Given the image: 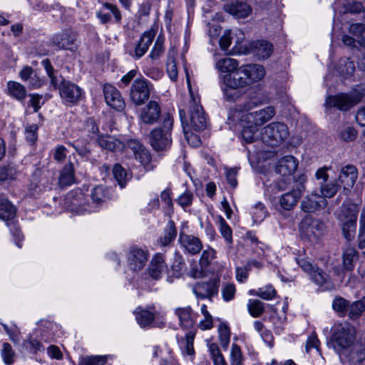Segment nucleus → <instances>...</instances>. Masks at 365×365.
<instances>
[{"mask_svg": "<svg viewBox=\"0 0 365 365\" xmlns=\"http://www.w3.org/2000/svg\"><path fill=\"white\" fill-rule=\"evenodd\" d=\"M215 68L221 73L220 86L224 98L229 102L240 100L245 93L242 88L262 80L265 75L264 67L259 64H246L239 66L237 60L222 58L215 63Z\"/></svg>", "mask_w": 365, "mask_h": 365, "instance_id": "nucleus-1", "label": "nucleus"}, {"mask_svg": "<svg viewBox=\"0 0 365 365\" xmlns=\"http://www.w3.org/2000/svg\"><path fill=\"white\" fill-rule=\"evenodd\" d=\"M71 205L78 213L95 212L107 197V190L102 185L96 186L90 195H86L80 189L69 194Z\"/></svg>", "mask_w": 365, "mask_h": 365, "instance_id": "nucleus-2", "label": "nucleus"}, {"mask_svg": "<svg viewBox=\"0 0 365 365\" xmlns=\"http://www.w3.org/2000/svg\"><path fill=\"white\" fill-rule=\"evenodd\" d=\"M173 118L170 113L163 116L160 127L154 128L150 135V145L155 150H165L172 143L171 130L173 127Z\"/></svg>", "mask_w": 365, "mask_h": 365, "instance_id": "nucleus-3", "label": "nucleus"}, {"mask_svg": "<svg viewBox=\"0 0 365 365\" xmlns=\"http://www.w3.org/2000/svg\"><path fill=\"white\" fill-rule=\"evenodd\" d=\"M262 142L271 147H277L284 142L289 135L287 125L281 122H272L261 130Z\"/></svg>", "mask_w": 365, "mask_h": 365, "instance_id": "nucleus-4", "label": "nucleus"}, {"mask_svg": "<svg viewBox=\"0 0 365 365\" xmlns=\"http://www.w3.org/2000/svg\"><path fill=\"white\" fill-rule=\"evenodd\" d=\"M297 264L304 272L307 273L311 280L316 284L324 287V289H331L334 285L329 281V275L317 266L314 265L307 258H297Z\"/></svg>", "mask_w": 365, "mask_h": 365, "instance_id": "nucleus-5", "label": "nucleus"}, {"mask_svg": "<svg viewBox=\"0 0 365 365\" xmlns=\"http://www.w3.org/2000/svg\"><path fill=\"white\" fill-rule=\"evenodd\" d=\"M299 230L302 239L316 242L323 235L325 225L320 220L306 217L300 223Z\"/></svg>", "mask_w": 365, "mask_h": 365, "instance_id": "nucleus-6", "label": "nucleus"}, {"mask_svg": "<svg viewBox=\"0 0 365 365\" xmlns=\"http://www.w3.org/2000/svg\"><path fill=\"white\" fill-rule=\"evenodd\" d=\"M357 203L344 206V237L348 241L355 238L356 232V220L359 212Z\"/></svg>", "mask_w": 365, "mask_h": 365, "instance_id": "nucleus-7", "label": "nucleus"}, {"mask_svg": "<svg viewBox=\"0 0 365 365\" xmlns=\"http://www.w3.org/2000/svg\"><path fill=\"white\" fill-rule=\"evenodd\" d=\"M153 90V85L145 78H136L134 80L130 91V97L133 103L137 106L142 105L147 101Z\"/></svg>", "mask_w": 365, "mask_h": 365, "instance_id": "nucleus-8", "label": "nucleus"}, {"mask_svg": "<svg viewBox=\"0 0 365 365\" xmlns=\"http://www.w3.org/2000/svg\"><path fill=\"white\" fill-rule=\"evenodd\" d=\"M175 314L179 319L181 327L188 331L186 333L187 342H192L195 334L192 329L196 322V314L190 306L175 309Z\"/></svg>", "mask_w": 365, "mask_h": 365, "instance_id": "nucleus-9", "label": "nucleus"}, {"mask_svg": "<svg viewBox=\"0 0 365 365\" xmlns=\"http://www.w3.org/2000/svg\"><path fill=\"white\" fill-rule=\"evenodd\" d=\"M59 94L65 104H76L82 98L83 91L76 83L63 79L58 87Z\"/></svg>", "mask_w": 365, "mask_h": 365, "instance_id": "nucleus-10", "label": "nucleus"}, {"mask_svg": "<svg viewBox=\"0 0 365 365\" xmlns=\"http://www.w3.org/2000/svg\"><path fill=\"white\" fill-rule=\"evenodd\" d=\"M149 257L148 250L137 245L131 246L127 254V264L133 272L141 270L145 265Z\"/></svg>", "mask_w": 365, "mask_h": 365, "instance_id": "nucleus-11", "label": "nucleus"}, {"mask_svg": "<svg viewBox=\"0 0 365 365\" xmlns=\"http://www.w3.org/2000/svg\"><path fill=\"white\" fill-rule=\"evenodd\" d=\"M190 124L195 130H203L206 128L207 118L202 106L196 98L192 97L189 108Z\"/></svg>", "mask_w": 365, "mask_h": 365, "instance_id": "nucleus-12", "label": "nucleus"}, {"mask_svg": "<svg viewBox=\"0 0 365 365\" xmlns=\"http://www.w3.org/2000/svg\"><path fill=\"white\" fill-rule=\"evenodd\" d=\"M273 106H267L255 112L248 113L242 117V122L255 125L257 128L270 120L275 115Z\"/></svg>", "mask_w": 365, "mask_h": 365, "instance_id": "nucleus-13", "label": "nucleus"}, {"mask_svg": "<svg viewBox=\"0 0 365 365\" xmlns=\"http://www.w3.org/2000/svg\"><path fill=\"white\" fill-rule=\"evenodd\" d=\"M220 279L219 277L212 278L207 282H200L195 284L192 292L200 299H211L218 293Z\"/></svg>", "mask_w": 365, "mask_h": 365, "instance_id": "nucleus-14", "label": "nucleus"}, {"mask_svg": "<svg viewBox=\"0 0 365 365\" xmlns=\"http://www.w3.org/2000/svg\"><path fill=\"white\" fill-rule=\"evenodd\" d=\"M160 115L161 108L159 103L155 101H150L140 109L139 120L141 123L153 125L158 121Z\"/></svg>", "mask_w": 365, "mask_h": 365, "instance_id": "nucleus-15", "label": "nucleus"}, {"mask_svg": "<svg viewBox=\"0 0 365 365\" xmlns=\"http://www.w3.org/2000/svg\"><path fill=\"white\" fill-rule=\"evenodd\" d=\"M305 191V186L302 185H295L291 191L283 194L279 198V205L285 210H291L296 205Z\"/></svg>", "mask_w": 365, "mask_h": 365, "instance_id": "nucleus-16", "label": "nucleus"}, {"mask_svg": "<svg viewBox=\"0 0 365 365\" xmlns=\"http://www.w3.org/2000/svg\"><path fill=\"white\" fill-rule=\"evenodd\" d=\"M76 41V34L71 31H63L61 33L54 34L51 38V43L57 49L73 50Z\"/></svg>", "mask_w": 365, "mask_h": 365, "instance_id": "nucleus-17", "label": "nucleus"}, {"mask_svg": "<svg viewBox=\"0 0 365 365\" xmlns=\"http://www.w3.org/2000/svg\"><path fill=\"white\" fill-rule=\"evenodd\" d=\"M178 241L184 251L192 255L200 253L202 249V241L192 235L180 232Z\"/></svg>", "mask_w": 365, "mask_h": 365, "instance_id": "nucleus-18", "label": "nucleus"}, {"mask_svg": "<svg viewBox=\"0 0 365 365\" xmlns=\"http://www.w3.org/2000/svg\"><path fill=\"white\" fill-rule=\"evenodd\" d=\"M103 94L106 103L117 110H122L125 107V103L120 92L111 84H105Z\"/></svg>", "mask_w": 365, "mask_h": 365, "instance_id": "nucleus-19", "label": "nucleus"}, {"mask_svg": "<svg viewBox=\"0 0 365 365\" xmlns=\"http://www.w3.org/2000/svg\"><path fill=\"white\" fill-rule=\"evenodd\" d=\"M138 324L143 328L158 326L155 319L158 318V314L155 310L154 307H150V309L138 307L134 312Z\"/></svg>", "mask_w": 365, "mask_h": 365, "instance_id": "nucleus-20", "label": "nucleus"}, {"mask_svg": "<svg viewBox=\"0 0 365 365\" xmlns=\"http://www.w3.org/2000/svg\"><path fill=\"white\" fill-rule=\"evenodd\" d=\"M38 328L35 329L34 334L36 337L38 335L43 336H48L50 335H60L62 334L61 327L53 321L47 319H41L37 323ZM34 342H38V339L35 338Z\"/></svg>", "mask_w": 365, "mask_h": 365, "instance_id": "nucleus-21", "label": "nucleus"}, {"mask_svg": "<svg viewBox=\"0 0 365 365\" xmlns=\"http://www.w3.org/2000/svg\"><path fill=\"white\" fill-rule=\"evenodd\" d=\"M327 200L322 195L312 192L307 195L301 202V209L308 213L314 212L326 207Z\"/></svg>", "mask_w": 365, "mask_h": 365, "instance_id": "nucleus-22", "label": "nucleus"}, {"mask_svg": "<svg viewBox=\"0 0 365 365\" xmlns=\"http://www.w3.org/2000/svg\"><path fill=\"white\" fill-rule=\"evenodd\" d=\"M168 271L164 255L156 253L150 262L148 273L154 279H159Z\"/></svg>", "mask_w": 365, "mask_h": 365, "instance_id": "nucleus-23", "label": "nucleus"}, {"mask_svg": "<svg viewBox=\"0 0 365 365\" xmlns=\"http://www.w3.org/2000/svg\"><path fill=\"white\" fill-rule=\"evenodd\" d=\"M155 36V33L153 30L145 31L136 43L133 51L130 52V55L135 59H139L143 56L153 43Z\"/></svg>", "mask_w": 365, "mask_h": 365, "instance_id": "nucleus-24", "label": "nucleus"}, {"mask_svg": "<svg viewBox=\"0 0 365 365\" xmlns=\"http://www.w3.org/2000/svg\"><path fill=\"white\" fill-rule=\"evenodd\" d=\"M299 165L298 160L292 155H286L279 160L276 172L282 176L292 175L297 170Z\"/></svg>", "mask_w": 365, "mask_h": 365, "instance_id": "nucleus-25", "label": "nucleus"}, {"mask_svg": "<svg viewBox=\"0 0 365 365\" xmlns=\"http://www.w3.org/2000/svg\"><path fill=\"white\" fill-rule=\"evenodd\" d=\"M365 96V86L358 85L349 93H344V110H346L360 103Z\"/></svg>", "mask_w": 365, "mask_h": 365, "instance_id": "nucleus-26", "label": "nucleus"}, {"mask_svg": "<svg viewBox=\"0 0 365 365\" xmlns=\"http://www.w3.org/2000/svg\"><path fill=\"white\" fill-rule=\"evenodd\" d=\"M364 311H365V297L351 304L344 299V316L347 315L351 320L356 321L359 319Z\"/></svg>", "mask_w": 365, "mask_h": 365, "instance_id": "nucleus-27", "label": "nucleus"}, {"mask_svg": "<svg viewBox=\"0 0 365 365\" xmlns=\"http://www.w3.org/2000/svg\"><path fill=\"white\" fill-rule=\"evenodd\" d=\"M98 145L103 149L112 152L122 151L125 148V143L118 139L108 135H98L96 138Z\"/></svg>", "mask_w": 365, "mask_h": 365, "instance_id": "nucleus-28", "label": "nucleus"}, {"mask_svg": "<svg viewBox=\"0 0 365 365\" xmlns=\"http://www.w3.org/2000/svg\"><path fill=\"white\" fill-rule=\"evenodd\" d=\"M226 11L237 18H246L252 12L251 7L245 2L235 1L227 6Z\"/></svg>", "mask_w": 365, "mask_h": 365, "instance_id": "nucleus-29", "label": "nucleus"}, {"mask_svg": "<svg viewBox=\"0 0 365 365\" xmlns=\"http://www.w3.org/2000/svg\"><path fill=\"white\" fill-rule=\"evenodd\" d=\"M6 93L19 101H24L26 97L25 87L20 83L14 81H8Z\"/></svg>", "mask_w": 365, "mask_h": 365, "instance_id": "nucleus-30", "label": "nucleus"}, {"mask_svg": "<svg viewBox=\"0 0 365 365\" xmlns=\"http://www.w3.org/2000/svg\"><path fill=\"white\" fill-rule=\"evenodd\" d=\"M357 178L358 173L355 166L348 165L344 168V195H347V190L354 186Z\"/></svg>", "mask_w": 365, "mask_h": 365, "instance_id": "nucleus-31", "label": "nucleus"}, {"mask_svg": "<svg viewBox=\"0 0 365 365\" xmlns=\"http://www.w3.org/2000/svg\"><path fill=\"white\" fill-rule=\"evenodd\" d=\"M177 236V228L173 220H169L167 227L165 229L163 236L160 237L158 241V244L165 247L174 241Z\"/></svg>", "mask_w": 365, "mask_h": 365, "instance_id": "nucleus-32", "label": "nucleus"}, {"mask_svg": "<svg viewBox=\"0 0 365 365\" xmlns=\"http://www.w3.org/2000/svg\"><path fill=\"white\" fill-rule=\"evenodd\" d=\"M75 180L73 165L70 163L66 164L62 169L59 176V185L62 187H66L72 185Z\"/></svg>", "mask_w": 365, "mask_h": 365, "instance_id": "nucleus-33", "label": "nucleus"}, {"mask_svg": "<svg viewBox=\"0 0 365 365\" xmlns=\"http://www.w3.org/2000/svg\"><path fill=\"white\" fill-rule=\"evenodd\" d=\"M21 79L27 82L29 86L34 88L40 86L41 82L36 77L34 70L31 66H24L19 72Z\"/></svg>", "mask_w": 365, "mask_h": 365, "instance_id": "nucleus-34", "label": "nucleus"}, {"mask_svg": "<svg viewBox=\"0 0 365 365\" xmlns=\"http://www.w3.org/2000/svg\"><path fill=\"white\" fill-rule=\"evenodd\" d=\"M110 355H87L80 358L78 365H104Z\"/></svg>", "mask_w": 365, "mask_h": 365, "instance_id": "nucleus-35", "label": "nucleus"}, {"mask_svg": "<svg viewBox=\"0 0 365 365\" xmlns=\"http://www.w3.org/2000/svg\"><path fill=\"white\" fill-rule=\"evenodd\" d=\"M16 215L14 206L7 200H0V219L3 220H12Z\"/></svg>", "mask_w": 365, "mask_h": 365, "instance_id": "nucleus-36", "label": "nucleus"}, {"mask_svg": "<svg viewBox=\"0 0 365 365\" xmlns=\"http://www.w3.org/2000/svg\"><path fill=\"white\" fill-rule=\"evenodd\" d=\"M135 158L146 171H151L155 168V165L152 163L149 151L145 147L135 155Z\"/></svg>", "mask_w": 365, "mask_h": 365, "instance_id": "nucleus-37", "label": "nucleus"}, {"mask_svg": "<svg viewBox=\"0 0 365 365\" xmlns=\"http://www.w3.org/2000/svg\"><path fill=\"white\" fill-rule=\"evenodd\" d=\"M273 51V46L268 41H259L255 44V53L259 58H267Z\"/></svg>", "mask_w": 365, "mask_h": 365, "instance_id": "nucleus-38", "label": "nucleus"}, {"mask_svg": "<svg viewBox=\"0 0 365 365\" xmlns=\"http://www.w3.org/2000/svg\"><path fill=\"white\" fill-rule=\"evenodd\" d=\"M344 45L347 46L349 52L351 51L353 53L359 52L360 47H365V38H361L359 40H356L348 35H344Z\"/></svg>", "mask_w": 365, "mask_h": 365, "instance_id": "nucleus-39", "label": "nucleus"}, {"mask_svg": "<svg viewBox=\"0 0 365 365\" xmlns=\"http://www.w3.org/2000/svg\"><path fill=\"white\" fill-rule=\"evenodd\" d=\"M247 309L253 317H259L264 312V303L259 299H249Z\"/></svg>", "mask_w": 365, "mask_h": 365, "instance_id": "nucleus-40", "label": "nucleus"}, {"mask_svg": "<svg viewBox=\"0 0 365 365\" xmlns=\"http://www.w3.org/2000/svg\"><path fill=\"white\" fill-rule=\"evenodd\" d=\"M113 173L120 187H124L129 178L128 173L120 164H115L113 168Z\"/></svg>", "mask_w": 365, "mask_h": 365, "instance_id": "nucleus-41", "label": "nucleus"}, {"mask_svg": "<svg viewBox=\"0 0 365 365\" xmlns=\"http://www.w3.org/2000/svg\"><path fill=\"white\" fill-rule=\"evenodd\" d=\"M218 224L220 234L225 240L226 242L229 245L232 243V231L231 227L227 223L225 220L222 216H218Z\"/></svg>", "mask_w": 365, "mask_h": 365, "instance_id": "nucleus-42", "label": "nucleus"}, {"mask_svg": "<svg viewBox=\"0 0 365 365\" xmlns=\"http://www.w3.org/2000/svg\"><path fill=\"white\" fill-rule=\"evenodd\" d=\"M252 215L253 221L255 223H260L267 215V211L262 203L258 202L252 207Z\"/></svg>", "mask_w": 365, "mask_h": 365, "instance_id": "nucleus-43", "label": "nucleus"}, {"mask_svg": "<svg viewBox=\"0 0 365 365\" xmlns=\"http://www.w3.org/2000/svg\"><path fill=\"white\" fill-rule=\"evenodd\" d=\"M243 128L242 130V138L245 143H250L255 139V133L257 131V127L251 124L243 123Z\"/></svg>", "mask_w": 365, "mask_h": 365, "instance_id": "nucleus-44", "label": "nucleus"}, {"mask_svg": "<svg viewBox=\"0 0 365 365\" xmlns=\"http://www.w3.org/2000/svg\"><path fill=\"white\" fill-rule=\"evenodd\" d=\"M358 257V252L354 247H347L344 252V269H353L352 262Z\"/></svg>", "mask_w": 365, "mask_h": 365, "instance_id": "nucleus-45", "label": "nucleus"}, {"mask_svg": "<svg viewBox=\"0 0 365 365\" xmlns=\"http://www.w3.org/2000/svg\"><path fill=\"white\" fill-rule=\"evenodd\" d=\"M326 107L327 112H331L332 108L342 110V95L329 96L326 99Z\"/></svg>", "mask_w": 365, "mask_h": 365, "instance_id": "nucleus-46", "label": "nucleus"}, {"mask_svg": "<svg viewBox=\"0 0 365 365\" xmlns=\"http://www.w3.org/2000/svg\"><path fill=\"white\" fill-rule=\"evenodd\" d=\"M222 297L225 302H230L235 299L236 287L233 283H225L221 289Z\"/></svg>", "mask_w": 365, "mask_h": 365, "instance_id": "nucleus-47", "label": "nucleus"}, {"mask_svg": "<svg viewBox=\"0 0 365 365\" xmlns=\"http://www.w3.org/2000/svg\"><path fill=\"white\" fill-rule=\"evenodd\" d=\"M276 294L277 292L272 285H267L259 288L255 293L256 296L264 300H272L275 297Z\"/></svg>", "mask_w": 365, "mask_h": 365, "instance_id": "nucleus-48", "label": "nucleus"}, {"mask_svg": "<svg viewBox=\"0 0 365 365\" xmlns=\"http://www.w3.org/2000/svg\"><path fill=\"white\" fill-rule=\"evenodd\" d=\"M193 199V193L190 190H186L183 193L178 196L176 201L183 210H185L187 207L192 205Z\"/></svg>", "mask_w": 365, "mask_h": 365, "instance_id": "nucleus-49", "label": "nucleus"}, {"mask_svg": "<svg viewBox=\"0 0 365 365\" xmlns=\"http://www.w3.org/2000/svg\"><path fill=\"white\" fill-rule=\"evenodd\" d=\"M216 257V251L208 246L207 249H205L200 257V264L202 267H207L211 261Z\"/></svg>", "mask_w": 365, "mask_h": 365, "instance_id": "nucleus-50", "label": "nucleus"}, {"mask_svg": "<svg viewBox=\"0 0 365 365\" xmlns=\"http://www.w3.org/2000/svg\"><path fill=\"white\" fill-rule=\"evenodd\" d=\"M320 187L322 197L324 198L331 197L336 193L339 189V185L334 182H329L326 184L320 182Z\"/></svg>", "mask_w": 365, "mask_h": 365, "instance_id": "nucleus-51", "label": "nucleus"}, {"mask_svg": "<svg viewBox=\"0 0 365 365\" xmlns=\"http://www.w3.org/2000/svg\"><path fill=\"white\" fill-rule=\"evenodd\" d=\"M344 13H350L353 14H358L365 12V7L360 1H353L344 5Z\"/></svg>", "mask_w": 365, "mask_h": 365, "instance_id": "nucleus-52", "label": "nucleus"}, {"mask_svg": "<svg viewBox=\"0 0 365 365\" xmlns=\"http://www.w3.org/2000/svg\"><path fill=\"white\" fill-rule=\"evenodd\" d=\"M1 356L5 364H11L14 362L16 354L10 344H4Z\"/></svg>", "mask_w": 365, "mask_h": 365, "instance_id": "nucleus-53", "label": "nucleus"}, {"mask_svg": "<svg viewBox=\"0 0 365 365\" xmlns=\"http://www.w3.org/2000/svg\"><path fill=\"white\" fill-rule=\"evenodd\" d=\"M38 129V126L36 124L28 125H26V127L25 128L26 140L31 145L34 144L37 140Z\"/></svg>", "mask_w": 365, "mask_h": 365, "instance_id": "nucleus-54", "label": "nucleus"}, {"mask_svg": "<svg viewBox=\"0 0 365 365\" xmlns=\"http://www.w3.org/2000/svg\"><path fill=\"white\" fill-rule=\"evenodd\" d=\"M163 52V42L159 38H158L155 42L154 46L153 47L149 56H148L147 61L150 59L155 61L158 59Z\"/></svg>", "mask_w": 365, "mask_h": 365, "instance_id": "nucleus-55", "label": "nucleus"}, {"mask_svg": "<svg viewBox=\"0 0 365 365\" xmlns=\"http://www.w3.org/2000/svg\"><path fill=\"white\" fill-rule=\"evenodd\" d=\"M356 328L346 322L344 324V342H354L356 338Z\"/></svg>", "mask_w": 365, "mask_h": 365, "instance_id": "nucleus-56", "label": "nucleus"}, {"mask_svg": "<svg viewBox=\"0 0 365 365\" xmlns=\"http://www.w3.org/2000/svg\"><path fill=\"white\" fill-rule=\"evenodd\" d=\"M103 9L109 11V13L113 14L115 23L120 24L122 20V15L120 9L116 5L105 2L103 4Z\"/></svg>", "mask_w": 365, "mask_h": 365, "instance_id": "nucleus-57", "label": "nucleus"}, {"mask_svg": "<svg viewBox=\"0 0 365 365\" xmlns=\"http://www.w3.org/2000/svg\"><path fill=\"white\" fill-rule=\"evenodd\" d=\"M1 325L6 334L9 335L10 340L14 342L19 340V336L20 331L16 325H11L10 327L6 324H1Z\"/></svg>", "mask_w": 365, "mask_h": 365, "instance_id": "nucleus-58", "label": "nucleus"}, {"mask_svg": "<svg viewBox=\"0 0 365 365\" xmlns=\"http://www.w3.org/2000/svg\"><path fill=\"white\" fill-rule=\"evenodd\" d=\"M216 344H210V350L212 353V359L215 365H226L225 359L219 349L216 347Z\"/></svg>", "mask_w": 365, "mask_h": 365, "instance_id": "nucleus-59", "label": "nucleus"}, {"mask_svg": "<svg viewBox=\"0 0 365 365\" xmlns=\"http://www.w3.org/2000/svg\"><path fill=\"white\" fill-rule=\"evenodd\" d=\"M232 365H242L243 357L241 349L236 344L232 345L231 349Z\"/></svg>", "mask_w": 365, "mask_h": 365, "instance_id": "nucleus-60", "label": "nucleus"}, {"mask_svg": "<svg viewBox=\"0 0 365 365\" xmlns=\"http://www.w3.org/2000/svg\"><path fill=\"white\" fill-rule=\"evenodd\" d=\"M349 32L360 39L365 33V24L362 23L351 24L349 28Z\"/></svg>", "mask_w": 365, "mask_h": 365, "instance_id": "nucleus-61", "label": "nucleus"}, {"mask_svg": "<svg viewBox=\"0 0 365 365\" xmlns=\"http://www.w3.org/2000/svg\"><path fill=\"white\" fill-rule=\"evenodd\" d=\"M219 339L220 342H229L230 339V330L229 327L225 324L221 323L218 327Z\"/></svg>", "mask_w": 365, "mask_h": 365, "instance_id": "nucleus-62", "label": "nucleus"}, {"mask_svg": "<svg viewBox=\"0 0 365 365\" xmlns=\"http://www.w3.org/2000/svg\"><path fill=\"white\" fill-rule=\"evenodd\" d=\"M143 148L144 146L140 143L139 140L135 139H129L127 140L126 143H125L124 149H130L135 156Z\"/></svg>", "mask_w": 365, "mask_h": 365, "instance_id": "nucleus-63", "label": "nucleus"}, {"mask_svg": "<svg viewBox=\"0 0 365 365\" xmlns=\"http://www.w3.org/2000/svg\"><path fill=\"white\" fill-rule=\"evenodd\" d=\"M87 128H88V132L89 133V138L91 139H96L98 138V135H101L99 134V129L98 125H96L95 120L92 118H89L87 120Z\"/></svg>", "mask_w": 365, "mask_h": 365, "instance_id": "nucleus-64", "label": "nucleus"}]
</instances>
